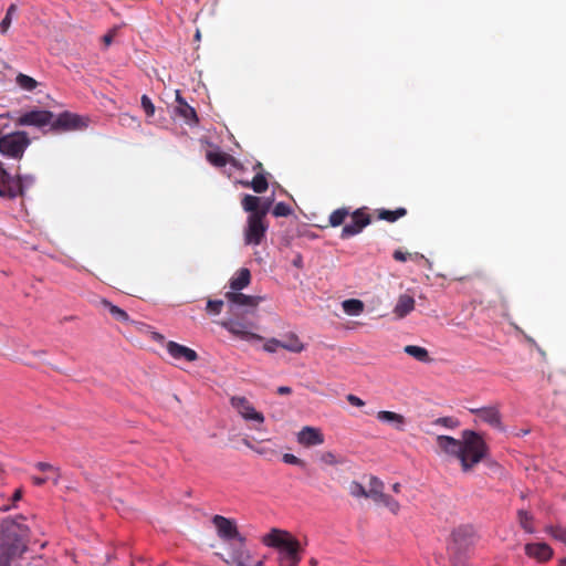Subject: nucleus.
Masks as SVG:
<instances>
[{
	"instance_id": "f257e3e1",
	"label": "nucleus",
	"mask_w": 566,
	"mask_h": 566,
	"mask_svg": "<svg viewBox=\"0 0 566 566\" xmlns=\"http://www.w3.org/2000/svg\"><path fill=\"white\" fill-rule=\"evenodd\" d=\"M244 211L249 212L244 229V242L249 245H259L265 237L268 223L265 217L270 210L271 201H262L252 195H244L241 200Z\"/></svg>"
},
{
	"instance_id": "f03ea898",
	"label": "nucleus",
	"mask_w": 566,
	"mask_h": 566,
	"mask_svg": "<svg viewBox=\"0 0 566 566\" xmlns=\"http://www.w3.org/2000/svg\"><path fill=\"white\" fill-rule=\"evenodd\" d=\"M6 555H21L27 551L29 527L13 518H4L0 525Z\"/></svg>"
},
{
	"instance_id": "7ed1b4c3",
	"label": "nucleus",
	"mask_w": 566,
	"mask_h": 566,
	"mask_svg": "<svg viewBox=\"0 0 566 566\" xmlns=\"http://www.w3.org/2000/svg\"><path fill=\"white\" fill-rule=\"evenodd\" d=\"M486 452V443L479 433L471 430H464L462 432L459 460L464 472L470 471L475 464L481 462L485 458Z\"/></svg>"
},
{
	"instance_id": "20e7f679",
	"label": "nucleus",
	"mask_w": 566,
	"mask_h": 566,
	"mask_svg": "<svg viewBox=\"0 0 566 566\" xmlns=\"http://www.w3.org/2000/svg\"><path fill=\"white\" fill-rule=\"evenodd\" d=\"M261 542L268 547L277 549L279 558H293L300 555V542L286 531L272 528L262 536Z\"/></svg>"
},
{
	"instance_id": "39448f33",
	"label": "nucleus",
	"mask_w": 566,
	"mask_h": 566,
	"mask_svg": "<svg viewBox=\"0 0 566 566\" xmlns=\"http://www.w3.org/2000/svg\"><path fill=\"white\" fill-rule=\"evenodd\" d=\"M30 139L25 132H14L10 134H2L0 132V153L13 159H21Z\"/></svg>"
},
{
	"instance_id": "423d86ee",
	"label": "nucleus",
	"mask_w": 566,
	"mask_h": 566,
	"mask_svg": "<svg viewBox=\"0 0 566 566\" xmlns=\"http://www.w3.org/2000/svg\"><path fill=\"white\" fill-rule=\"evenodd\" d=\"M384 482L375 475L370 476V499L376 504H381L389 510L392 514L397 515L400 511V504L390 495L384 492Z\"/></svg>"
},
{
	"instance_id": "0eeeda50",
	"label": "nucleus",
	"mask_w": 566,
	"mask_h": 566,
	"mask_svg": "<svg viewBox=\"0 0 566 566\" xmlns=\"http://www.w3.org/2000/svg\"><path fill=\"white\" fill-rule=\"evenodd\" d=\"M384 482L375 475L370 476V499L376 504H381L389 510L392 514L397 515L400 511V504L390 495L384 492Z\"/></svg>"
},
{
	"instance_id": "6e6552de",
	"label": "nucleus",
	"mask_w": 566,
	"mask_h": 566,
	"mask_svg": "<svg viewBox=\"0 0 566 566\" xmlns=\"http://www.w3.org/2000/svg\"><path fill=\"white\" fill-rule=\"evenodd\" d=\"M371 223V218L367 212V208L363 207L356 209L352 213V221L345 224L342 229L340 237L343 239L352 238L363 231L364 228Z\"/></svg>"
},
{
	"instance_id": "1a4fd4ad",
	"label": "nucleus",
	"mask_w": 566,
	"mask_h": 566,
	"mask_svg": "<svg viewBox=\"0 0 566 566\" xmlns=\"http://www.w3.org/2000/svg\"><path fill=\"white\" fill-rule=\"evenodd\" d=\"M86 122L80 115L63 112L59 116L53 117L51 130L59 132H70L85 128Z\"/></svg>"
},
{
	"instance_id": "9d476101",
	"label": "nucleus",
	"mask_w": 566,
	"mask_h": 566,
	"mask_svg": "<svg viewBox=\"0 0 566 566\" xmlns=\"http://www.w3.org/2000/svg\"><path fill=\"white\" fill-rule=\"evenodd\" d=\"M230 405L247 421L264 422L263 413L256 411L252 403L242 396H232Z\"/></svg>"
},
{
	"instance_id": "9b49d317",
	"label": "nucleus",
	"mask_w": 566,
	"mask_h": 566,
	"mask_svg": "<svg viewBox=\"0 0 566 566\" xmlns=\"http://www.w3.org/2000/svg\"><path fill=\"white\" fill-rule=\"evenodd\" d=\"M54 114L50 111L33 109L24 113L18 119V124L22 126L44 127L52 126Z\"/></svg>"
},
{
	"instance_id": "f8f14e48",
	"label": "nucleus",
	"mask_w": 566,
	"mask_h": 566,
	"mask_svg": "<svg viewBox=\"0 0 566 566\" xmlns=\"http://www.w3.org/2000/svg\"><path fill=\"white\" fill-rule=\"evenodd\" d=\"M221 326L226 328L233 336L241 338L247 342H261L263 337L247 329V325L238 321H226L221 323Z\"/></svg>"
},
{
	"instance_id": "ddd939ff",
	"label": "nucleus",
	"mask_w": 566,
	"mask_h": 566,
	"mask_svg": "<svg viewBox=\"0 0 566 566\" xmlns=\"http://www.w3.org/2000/svg\"><path fill=\"white\" fill-rule=\"evenodd\" d=\"M525 554L538 563H546L553 557V549L546 543H528L524 547Z\"/></svg>"
},
{
	"instance_id": "4468645a",
	"label": "nucleus",
	"mask_w": 566,
	"mask_h": 566,
	"mask_svg": "<svg viewBox=\"0 0 566 566\" xmlns=\"http://www.w3.org/2000/svg\"><path fill=\"white\" fill-rule=\"evenodd\" d=\"M166 348L168 354L177 360H186L189 363L196 361L198 359V354L192 348L180 345L174 340H169L166 344Z\"/></svg>"
},
{
	"instance_id": "2eb2a0df",
	"label": "nucleus",
	"mask_w": 566,
	"mask_h": 566,
	"mask_svg": "<svg viewBox=\"0 0 566 566\" xmlns=\"http://www.w3.org/2000/svg\"><path fill=\"white\" fill-rule=\"evenodd\" d=\"M471 413L478 416V418L494 428H501V415L496 407L489 406L482 408H470Z\"/></svg>"
},
{
	"instance_id": "dca6fc26",
	"label": "nucleus",
	"mask_w": 566,
	"mask_h": 566,
	"mask_svg": "<svg viewBox=\"0 0 566 566\" xmlns=\"http://www.w3.org/2000/svg\"><path fill=\"white\" fill-rule=\"evenodd\" d=\"M297 442L305 447L319 446L324 442V436L319 429L306 426L297 433Z\"/></svg>"
},
{
	"instance_id": "f3484780",
	"label": "nucleus",
	"mask_w": 566,
	"mask_h": 566,
	"mask_svg": "<svg viewBox=\"0 0 566 566\" xmlns=\"http://www.w3.org/2000/svg\"><path fill=\"white\" fill-rule=\"evenodd\" d=\"M0 184L7 188H12L15 197L23 196V179L19 175H10L2 161H0Z\"/></svg>"
},
{
	"instance_id": "a211bd4d",
	"label": "nucleus",
	"mask_w": 566,
	"mask_h": 566,
	"mask_svg": "<svg viewBox=\"0 0 566 566\" xmlns=\"http://www.w3.org/2000/svg\"><path fill=\"white\" fill-rule=\"evenodd\" d=\"M213 524L218 530L219 536L222 538L232 539L239 536V532L235 524L224 516L214 515Z\"/></svg>"
},
{
	"instance_id": "6ab92c4d",
	"label": "nucleus",
	"mask_w": 566,
	"mask_h": 566,
	"mask_svg": "<svg viewBox=\"0 0 566 566\" xmlns=\"http://www.w3.org/2000/svg\"><path fill=\"white\" fill-rule=\"evenodd\" d=\"M461 443H462V440L454 439L450 436H438L437 437V446L439 447V449L443 453L454 457L457 459L460 458Z\"/></svg>"
},
{
	"instance_id": "aec40b11",
	"label": "nucleus",
	"mask_w": 566,
	"mask_h": 566,
	"mask_svg": "<svg viewBox=\"0 0 566 566\" xmlns=\"http://www.w3.org/2000/svg\"><path fill=\"white\" fill-rule=\"evenodd\" d=\"M226 298L228 302L238 306L256 307L262 301L261 296H251L240 293L239 291L227 292Z\"/></svg>"
},
{
	"instance_id": "412c9836",
	"label": "nucleus",
	"mask_w": 566,
	"mask_h": 566,
	"mask_svg": "<svg viewBox=\"0 0 566 566\" xmlns=\"http://www.w3.org/2000/svg\"><path fill=\"white\" fill-rule=\"evenodd\" d=\"M376 417L381 422L392 424L399 431H403L405 429L406 418L400 413L388 410H381L377 412Z\"/></svg>"
},
{
	"instance_id": "4be33fe9",
	"label": "nucleus",
	"mask_w": 566,
	"mask_h": 566,
	"mask_svg": "<svg viewBox=\"0 0 566 566\" xmlns=\"http://www.w3.org/2000/svg\"><path fill=\"white\" fill-rule=\"evenodd\" d=\"M415 308V298L408 294H401L398 297L394 313L397 317L402 318L411 313Z\"/></svg>"
},
{
	"instance_id": "5701e85b",
	"label": "nucleus",
	"mask_w": 566,
	"mask_h": 566,
	"mask_svg": "<svg viewBox=\"0 0 566 566\" xmlns=\"http://www.w3.org/2000/svg\"><path fill=\"white\" fill-rule=\"evenodd\" d=\"M251 282V273L249 269L242 268L240 269L235 275L230 280V289L231 292L241 291L247 287Z\"/></svg>"
},
{
	"instance_id": "b1692460",
	"label": "nucleus",
	"mask_w": 566,
	"mask_h": 566,
	"mask_svg": "<svg viewBox=\"0 0 566 566\" xmlns=\"http://www.w3.org/2000/svg\"><path fill=\"white\" fill-rule=\"evenodd\" d=\"M179 106H178V113L180 116H182L188 124L191 123H198L197 113L193 107L187 104V102L180 96L179 92H177L176 97Z\"/></svg>"
},
{
	"instance_id": "393cba45",
	"label": "nucleus",
	"mask_w": 566,
	"mask_h": 566,
	"mask_svg": "<svg viewBox=\"0 0 566 566\" xmlns=\"http://www.w3.org/2000/svg\"><path fill=\"white\" fill-rule=\"evenodd\" d=\"M376 214L378 220H384L390 223L396 222L398 219L405 217L407 214L406 208H397L396 210H387L384 208L376 209Z\"/></svg>"
},
{
	"instance_id": "a878e982",
	"label": "nucleus",
	"mask_w": 566,
	"mask_h": 566,
	"mask_svg": "<svg viewBox=\"0 0 566 566\" xmlns=\"http://www.w3.org/2000/svg\"><path fill=\"white\" fill-rule=\"evenodd\" d=\"M264 559L252 562L249 551L239 549L233 555V566H263Z\"/></svg>"
},
{
	"instance_id": "bb28decb",
	"label": "nucleus",
	"mask_w": 566,
	"mask_h": 566,
	"mask_svg": "<svg viewBox=\"0 0 566 566\" xmlns=\"http://www.w3.org/2000/svg\"><path fill=\"white\" fill-rule=\"evenodd\" d=\"M281 348L292 353H301L304 350L305 346L296 334L290 333L281 340Z\"/></svg>"
},
{
	"instance_id": "cd10ccee",
	"label": "nucleus",
	"mask_w": 566,
	"mask_h": 566,
	"mask_svg": "<svg viewBox=\"0 0 566 566\" xmlns=\"http://www.w3.org/2000/svg\"><path fill=\"white\" fill-rule=\"evenodd\" d=\"M247 188H252L256 193H263L269 188V182L262 172H258L251 181H241Z\"/></svg>"
},
{
	"instance_id": "c85d7f7f",
	"label": "nucleus",
	"mask_w": 566,
	"mask_h": 566,
	"mask_svg": "<svg viewBox=\"0 0 566 566\" xmlns=\"http://www.w3.org/2000/svg\"><path fill=\"white\" fill-rule=\"evenodd\" d=\"M403 352L421 363H429L431 360L429 352L424 347L407 345L405 346Z\"/></svg>"
},
{
	"instance_id": "c756f323",
	"label": "nucleus",
	"mask_w": 566,
	"mask_h": 566,
	"mask_svg": "<svg viewBox=\"0 0 566 566\" xmlns=\"http://www.w3.org/2000/svg\"><path fill=\"white\" fill-rule=\"evenodd\" d=\"M342 307L347 315L357 316L364 312V303L357 298L345 300Z\"/></svg>"
},
{
	"instance_id": "7c9ffc66",
	"label": "nucleus",
	"mask_w": 566,
	"mask_h": 566,
	"mask_svg": "<svg viewBox=\"0 0 566 566\" xmlns=\"http://www.w3.org/2000/svg\"><path fill=\"white\" fill-rule=\"evenodd\" d=\"M101 305L111 313L114 319L118 322H127L129 319L128 314L124 310L112 304L109 301L103 298L101 300Z\"/></svg>"
},
{
	"instance_id": "2f4dec72",
	"label": "nucleus",
	"mask_w": 566,
	"mask_h": 566,
	"mask_svg": "<svg viewBox=\"0 0 566 566\" xmlns=\"http://www.w3.org/2000/svg\"><path fill=\"white\" fill-rule=\"evenodd\" d=\"M206 157H207V160L212 166L218 167V168L224 167L230 160V155H228L223 151H208Z\"/></svg>"
},
{
	"instance_id": "473e14b6",
	"label": "nucleus",
	"mask_w": 566,
	"mask_h": 566,
	"mask_svg": "<svg viewBox=\"0 0 566 566\" xmlns=\"http://www.w3.org/2000/svg\"><path fill=\"white\" fill-rule=\"evenodd\" d=\"M348 492L352 496L356 499L365 497L370 499V483L368 484V490L359 482L352 481L348 485Z\"/></svg>"
},
{
	"instance_id": "72a5a7b5",
	"label": "nucleus",
	"mask_w": 566,
	"mask_h": 566,
	"mask_svg": "<svg viewBox=\"0 0 566 566\" xmlns=\"http://www.w3.org/2000/svg\"><path fill=\"white\" fill-rule=\"evenodd\" d=\"M517 520L521 527L528 534H533L535 532L533 527V516L525 510L517 511Z\"/></svg>"
},
{
	"instance_id": "f704fd0d",
	"label": "nucleus",
	"mask_w": 566,
	"mask_h": 566,
	"mask_svg": "<svg viewBox=\"0 0 566 566\" xmlns=\"http://www.w3.org/2000/svg\"><path fill=\"white\" fill-rule=\"evenodd\" d=\"M35 469H38L41 472L48 473L46 475H51V481L54 484L59 483L60 480V470L59 468H55L54 465L48 463V462H38L35 463Z\"/></svg>"
},
{
	"instance_id": "c9c22d12",
	"label": "nucleus",
	"mask_w": 566,
	"mask_h": 566,
	"mask_svg": "<svg viewBox=\"0 0 566 566\" xmlns=\"http://www.w3.org/2000/svg\"><path fill=\"white\" fill-rule=\"evenodd\" d=\"M349 216V209L348 208H339L334 210L329 216V224L332 227H338L343 224L345 219Z\"/></svg>"
},
{
	"instance_id": "e433bc0d",
	"label": "nucleus",
	"mask_w": 566,
	"mask_h": 566,
	"mask_svg": "<svg viewBox=\"0 0 566 566\" xmlns=\"http://www.w3.org/2000/svg\"><path fill=\"white\" fill-rule=\"evenodd\" d=\"M15 82L22 90L29 92L35 90L38 86V82L33 77L25 75L23 73L18 74Z\"/></svg>"
},
{
	"instance_id": "4c0bfd02",
	"label": "nucleus",
	"mask_w": 566,
	"mask_h": 566,
	"mask_svg": "<svg viewBox=\"0 0 566 566\" xmlns=\"http://www.w3.org/2000/svg\"><path fill=\"white\" fill-rule=\"evenodd\" d=\"M18 8L13 3L8 8L4 18L0 22V32L2 34H6L8 32L12 22V17L15 14Z\"/></svg>"
},
{
	"instance_id": "58836bf2",
	"label": "nucleus",
	"mask_w": 566,
	"mask_h": 566,
	"mask_svg": "<svg viewBox=\"0 0 566 566\" xmlns=\"http://www.w3.org/2000/svg\"><path fill=\"white\" fill-rule=\"evenodd\" d=\"M472 535V530L468 526H460L458 528H455L451 536H452V539L458 543V542H463L465 541L468 537H470Z\"/></svg>"
},
{
	"instance_id": "ea45409f",
	"label": "nucleus",
	"mask_w": 566,
	"mask_h": 566,
	"mask_svg": "<svg viewBox=\"0 0 566 566\" xmlns=\"http://www.w3.org/2000/svg\"><path fill=\"white\" fill-rule=\"evenodd\" d=\"M223 301L222 300H209L207 302V306H206V311L209 313V314H212V315H218L221 313L222 311V307H223Z\"/></svg>"
},
{
	"instance_id": "a19ab883",
	"label": "nucleus",
	"mask_w": 566,
	"mask_h": 566,
	"mask_svg": "<svg viewBox=\"0 0 566 566\" xmlns=\"http://www.w3.org/2000/svg\"><path fill=\"white\" fill-rule=\"evenodd\" d=\"M272 213L275 217H287L292 213V209L289 205H286L284 202H277L274 206Z\"/></svg>"
},
{
	"instance_id": "79ce46f5",
	"label": "nucleus",
	"mask_w": 566,
	"mask_h": 566,
	"mask_svg": "<svg viewBox=\"0 0 566 566\" xmlns=\"http://www.w3.org/2000/svg\"><path fill=\"white\" fill-rule=\"evenodd\" d=\"M142 107L144 108L147 116H154L155 114V106L151 102V99L147 95H143L140 98Z\"/></svg>"
},
{
	"instance_id": "37998d69",
	"label": "nucleus",
	"mask_w": 566,
	"mask_h": 566,
	"mask_svg": "<svg viewBox=\"0 0 566 566\" xmlns=\"http://www.w3.org/2000/svg\"><path fill=\"white\" fill-rule=\"evenodd\" d=\"M277 348H281V340L276 338H270L263 345V349L268 353H275Z\"/></svg>"
},
{
	"instance_id": "c03bdc74",
	"label": "nucleus",
	"mask_w": 566,
	"mask_h": 566,
	"mask_svg": "<svg viewBox=\"0 0 566 566\" xmlns=\"http://www.w3.org/2000/svg\"><path fill=\"white\" fill-rule=\"evenodd\" d=\"M436 424H440L447 428H455L459 422L452 417H441L434 421Z\"/></svg>"
},
{
	"instance_id": "a18cd8bd",
	"label": "nucleus",
	"mask_w": 566,
	"mask_h": 566,
	"mask_svg": "<svg viewBox=\"0 0 566 566\" xmlns=\"http://www.w3.org/2000/svg\"><path fill=\"white\" fill-rule=\"evenodd\" d=\"M280 566H298L301 560V555L286 557V558H277Z\"/></svg>"
},
{
	"instance_id": "49530a36",
	"label": "nucleus",
	"mask_w": 566,
	"mask_h": 566,
	"mask_svg": "<svg viewBox=\"0 0 566 566\" xmlns=\"http://www.w3.org/2000/svg\"><path fill=\"white\" fill-rule=\"evenodd\" d=\"M283 461L287 464L301 465V467L304 465V461L292 453H285L283 455Z\"/></svg>"
},
{
	"instance_id": "de8ad7c7",
	"label": "nucleus",
	"mask_w": 566,
	"mask_h": 566,
	"mask_svg": "<svg viewBox=\"0 0 566 566\" xmlns=\"http://www.w3.org/2000/svg\"><path fill=\"white\" fill-rule=\"evenodd\" d=\"M412 254L408 252H402L401 250H396L392 254V258L398 262H406L408 258H411Z\"/></svg>"
},
{
	"instance_id": "09e8293b",
	"label": "nucleus",
	"mask_w": 566,
	"mask_h": 566,
	"mask_svg": "<svg viewBox=\"0 0 566 566\" xmlns=\"http://www.w3.org/2000/svg\"><path fill=\"white\" fill-rule=\"evenodd\" d=\"M0 197L7 198V199H14L17 198L14 196V190L12 188H7L0 184Z\"/></svg>"
},
{
	"instance_id": "8fccbe9b",
	"label": "nucleus",
	"mask_w": 566,
	"mask_h": 566,
	"mask_svg": "<svg viewBox=\"0 0 566 566\" xmlns=\"http://www.w3.org/2000/svg\"><path fill=\"white\" fill-rule=\"evenodd\" d=\"M116 32H117V29H116V28H114V29L109 30V31H108V32H107V33L102 38L103 43H104V45H105V46H109V45L113 43V40H114V36H115Z\"/></svg>"
},
{
	"instance_id": "3c124183",
	"label": "nucleus",
	"mask_w": 566,
	"mask_h": 566,
	"mask_svg": "<svg viewBox=\"0 0 566 566\" xmlns=\"http://www.w3.org/2000/svg\"><path fill=\"white\" fill-rule=\"evenodd\" d=\"M346 399L352 406L355 407H363L365 405V402L359 397L353 394L347 395Z\"/></svg>"
},
{
	"instance_id": "603ef678",
	"label": "nucleus",
	"mask_w": 566,
	"mask_h": 566,
	"mask_svg": "<svg viewBox=\"0 0 566 566\" xmlns=\"http://www.w3.org/2000/svg\"><path fill=\"white\" fill-rule=\"evenodd\" d=\"M48 481H51V475H45V476H32V482L33 484L35 485H43L44 483H46Z\"/></svg>"
},
{
	"instance_id": "864d4df0",
	"label": "nucleus",
	"mask_w": 566,
	"mask_h": 566,
	"mask_svg": "<svg viewBox=\"0 0 566 566\" xmlns=\"http://www.w3.org/2000/svg\"><path fill=\"white\" fill-rule=\"evenodd\" d=\"M554 537L566 544V528H557L554 532Z\"/></svg>"
},
{
	"instance_id": "5fc2aeb1",
	"label": "nucleus",
	"mask_w": 566,
	"mask_h": 566,
	"mask_svg": "<svg viewBox=\"0 0 566 566\" xmlns=\"http://www.w3.org/2000/svg\"><path fill=\"white\" fill-rule=\"evenodd\" d=\"M292 264L297 269H302L303 268V256L300 253H296L292 260Z\"/></svg>"
},
{
	"instance_id": "6e6d98bb",
	"label": "nucleus",
	"mask_w": 566,
	"mask_h": 566,
	"mask_svg": "<svg viewBox=\"0 0 566 566\" xmlns=\"http://www.w3.org/2000/svg\"><path fill=\"white\" fill-rule=\"evenodd\" d=\"M276 391L279 395H290L292 392V388L287 386H280Z\"/></svg>"
},
{
	"instance_id": "4d7b16f0",
	"label": "nucleus",
	"mask_w": 566,
	"mask_h": 566,
	"mask_svg": "<svg viewBox=\"0 0 566 566\" xmlns=\"http://www.w3.org/2000/svg\"><path fill=\"white\" fill-rule=\"evenodd\" d=\"M20 177L23 179V190L25 189V187L32 185L34 181V178L31 176H20Z\"/></svg>"
},
{
	"instance_id": "13d9d810",
	"label": "nucleus",
	"mask_w": 566,
	"mask_h": 566,
	"mask_svg": "<svg viewBox=\"0 0 566 566\" xmlns=\"http://www.w3.org/2000/svg\"><path fill=\"white\" fill-rule=\"evenodd\" d=\"M0 566H9V556L0 553Z\"/></svg>"
},
{
	"instance_id": "bf43d9fd",
	"label": "nucleus",
	"mask_w": 566,
	"mask_h": 566,
	"mask_svg": "<svg viewBox=\"0 0 566 566\" xmlns=\"http://www.w3.org/2000/svg\"><path fill=\"white\" fill-rule=\"evenodd\" d=\"M153 339L156 342H159V343H164L165 337H164V335H161L159 333H153Z\"/></svg>"
},
{
	"instance_id": "052dcab7",
	"label": "nucleus",
	"mask_w": 566,
	"mask_h": 566,
	"mask_svg": "<svg viewBox=\"0 0 566 566\" xmlns=\"http://www.w3.org/2000/svg\"><path fill=\"white\" fill-rule=\"evenodd\" d=\"M21 497H22V491H21V490H17V491L13 493V495H12V501H13V502H17V501L21 500Z\"/></svg>"
},
{
	"instance_id": "680f3d73",
	"label": "nucleus",
	"mask_w": 566,
	"mask_h": 566,
	"mask_svg": "<svg viewBox=\"0 0 566 566\" xmlns=\"http://www.w3.org/2000/svg\"><path fill=\"white\" fill-rule=\"evenodd\" d=\"M323 460L327 463H333V460H334V455L332 453H326L324 457H323Z\"/></svg>"
},
{
	"instance_id": "e2e57ef3",
	"label": "nucleus",
	"mask_w": 566,
	"mask_h": 566,
	"mask_svg": "<svg viewBox=\"0 0 566 566\" xmlns=\"http://www.w3.org/2000/svg\"><path fill=\"white\" fill-rule=\"evenodd\" d=\"M391 489L395 493H399L401 490V485H400V483L397 482V483L392 484Z\"/></svg>"
},
{
	"instance_id": "0e129e2a",
	"label": "nucleus",
	"mask_w": 566,
	"mask_h": 566,
	"mask_svg": "<svg viewBox=\"0 0 566 566\" xmlns=\"http://www.w3.org/2000/svg\"><path fill=\"white\" fill-rule=\"evenodd\" d=\"M243 442L247 447L253 449L252 444L247 439H244Z\"/></svg>"
},
{
	"instance_id": "69168bd1",
	"label": "nucleus",
	"mask_w": 566,
	"mask_h": 566,
	"mask_svg": "<svg viewBox=\"0 0 566 566\" xmlns=\"http://www.w3.org/2000/svg\"><path fill=\"white\" fill-rule=\"evenodd\" d=\"M560 566H566V558L562 560Z\"/></svg>"
},
{
	"instance_id": "338daca9",
	"label": "nucleus",
	"mask_w": 566,
	"mask_h": 566,
	"mask_svg": "<svg viewBox=\"0 0 566 566\" xmlns=\"http://www.w3.org/2000/svg\"><path fill=\"white\" fill-rule=\"evenodd\" d=\"M256 452L262 454V453H264V450H262V449H256Z\"/></svg>"
},
{
	"instance_id": "774afa93",
	"label": "nucleus",
	"mask_w": 566,
	"mask_h": 566,
	"mask_svg": "<svg viewBox=\"0 0 566 566\" xmlns=\"http://www.w3.org/2000/svg\"><path fill=\"white\" fill-rule=\"evenodd\" d=\"M262 168V164L261 163H258V165L255 166V168Z\"/></svg>"
}]
</instances>
